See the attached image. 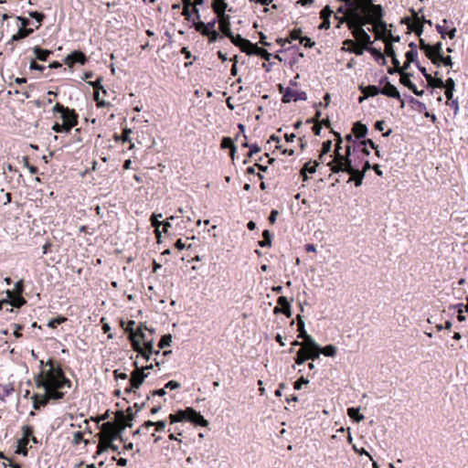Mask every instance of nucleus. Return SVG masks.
Wrapping results in <instances>:
<instances>
[{
  "instance_id": "f257e3e1",
  "label": "nucleus",
  "mask_w": 468,
  "mask_h": 468,
  "mask_svg": "<svg viewBox=\"0 0 468 468\" xmlns=\"http://www.w3.org/2000/svg\"><path fill=\"white\" fill-rule=\"evenodd\" d=\"M367 125L361 122H354L351 132L346 133L345 137H342L339 132L332 131L335 136V148L334 154H330L331 160L327 163V165L354 160L352 151L355 145L367 136Z\"/></svg>"
},
{
  "instance_id": "f03ea898",
  "label": "nucleus",
  "mask_w": 468,
  "mask_h": 468,
  "mask_svg": "<svg viewBox=\"0 0 468 468\" xmlns=\"http://www.w3.org/2000/svg\"><path fill=\"white\" fill-rule=\"evenodd\" d=\"M49 367L48 370H43L35 376L36 387H53V388H71V381L65 376L62 367L55 365L52 359L46 363Z\"/></svg>"
},
{
  "instance_id": "7ed1b4c3",
  "label": "nucleus",
  "mask_w": 468,
  "mask_h": 468,
  "mask_svg": "<svg viewBox=\"0 0 468 468\" xmlns=\"http://www.w3.org/2000/svg\"><path fill=\"white\" fill-rule=\"evenodd\" d=\"M368 22L370 20H367L364 15H356L352 20L348 21V29L351 31L359 48H363V52L372 44L370 36L364 29V27Z\"/></svg>"
},
{
  "instance_id": "20e7f679",
  "label": "nucleus",
  "mask_w": 468,
  "mask_h": 468,
  "mask_svg": "<svg viewBox=\"0 0 468 468\" xmlns=\"http://www.w3.org/2000/svg\"><path fill=\"white\" fill-rule=\"evenodd\" d=\"M328 166L335 174L342 172L350 175L351 177H349L347 182L354 181L356 186H360L362 185L365 175L359 172V163L356 162V158H354V160L334 164Z\"/></svg>"
},
{
  "instance_id": "39448f33",
  "label": "nucleus",
  "mask_w": 468,
  "mask_h": 468,
  "mask_svg": "<svg viewBox=\"0 0 468 468\" xmlns=\"http://www.w3.org/2000/svg\"><path fill=\"white\" fill-rule=\"evenodd\" d=\"M168 419L171 424L188 421L201 427H207L208 425V421L201 415V413L190 407L185 410H179L176 413L170 414Z\"/></svg>"
},
{
  "instance_id": "423d86ee",
  "label": "nucleus",
  "mask_w": 468,
  "mask_h": 468,
  "mask_svg": "<svg viewBox=\"0 0 468 468\" xmlns=\"http://www.w3.org/2000/svg\"><path fill=\"white\" fill-rule=\"evenodd\" d=\"M38 388L44 389V394H34L31 397L33 402V408L37 410H40L42 407H46L50 400L58 401L61 400L65 393L61 391V388H53V387H37Z\"/></svg>"
},
{
  "instance_id": "0eeeda50",
  "label": "nucleus",
  "mask_w": 468,
  "mask_h": 468,
  "mask_svg": "<svg viewBox=\"0 0 468 468\" xmlns=\"http://www.w3.org/2000/svg\"><path fill=\"white\" fill-rule=\"evenodd\" d=\"M364 16L367 20H370L367 25H371L373 27L372 29H377L386 33L388 32L389 29H388V25L383 20L385 16V10L382 6H373L372 12L364 14Z\"/></svg>"
},
{
  "instance_id": "6e6552de",
  "label": "nucleus",
  "mask_w": 468,
  "mask_h": 468,
  "mask_svg": "<svg viewBox=\"0 0 468 468\" xmlns=\"http://www.w3.org/2000/svg\"><path fill=\"white\" fill-rule=\"evenodd\" d=\"M124 430L125 427H117L111 421L105 422L101 427V440L114 441L119 439L121 441H124L122 435Z\"/></svg>"
},
{
  "instance_id": "1a4fd4ad",
  "label": "nucleus",
  "mask_w": 468,
  "mask_h": 468,
  "mask_svg": "<svg viewBox=\"0 0 468 468\" xmlns=\"http://www.w3.org/2000/svg\"><path fill=\"white\" fill-rule=\"evenodd\" d=\"M369 148L377 150V144L373 140L367 139L366 137L361 139L352 151V158H356V162L359 163L358 160H362L360 154L362 156H368L370 154Z\"/></svg>"
},
{
  "instance_id": "9d476101",
  "label": "nucleus",
  "mask_w": 468,
  "mask_h": 468,
  "mask_svg": "<svg viewBox=\"0 0 468 468\" xmlns=\"http://www.w3.org/2000/svg\"><path fill=\"white\" fill-rule=\"evenodd\" d=\"M419 47L421 50L424 51L425 56L431 61V63H436L435 59L443 55L441 42H437L431 46L426 43L422 38H420Z\"/></svg>"
},
{
  "instance_id": "9b49d317",
  "label": "nucleus",
  "mask_w": 468,
  "mask_h": 468,
  "mask_svg": "<svg viewBox=\"0 0 468 468\" xmlns=\"http://www.w3.org/2000/svg\"><path fill=\"white\" fill-rule=\"evenodd\" d=\"M411 13L414 19L413 22H410V19L409 17L403 18L401 22L407 24L409 29L413 31L417 36H420L423 32L422 24L425 22L431 25V20H425L423 16L420 18L418 16V14L414 11V9H411Z\"/></svg>"
},
{
  "instance_id": "f8f14e48",
  "label": "nucleus",
  "mask_w": 468,
  "mask_h": 468,
  "mask_svg": "<svg viewBox=\"0 0 468 468\" xmlns=\"http://www.w3.org/2000/svg\"><path fill=\"white\" fill-rule=\"evenodd\" d=\"M133 366L135 368L131 373V378L129 381L133 384V388L138 389L148 377L149 373H144V369H140V367L136 361L133 363Z\"/></svg>"
},
{
  "instance_id": "ddd939ff",
  "label": "nucleus",
  "mask_w": 468,
  "mask_h": 468,
  "mask_svg": "<svg viewBox=\"0 0 468 468\" xmlns=\"http://www.w3.org/2000/svg\"><path fill=\"white\" fill-rule=\"evenodd\" d=\"M320 119H306V122L312 124V131L315 135H321V131L324 127L332 131H335L332 128L330 119H321L322 122H319Z\"/></svg>"
},
{
  "instance_id": "4468645a",
  "label": "nucleus",
  "mask_w": 468,
  "mask_h": 468,
  "mask_svg": "<svg viewBox=\"0 0 468 468\" xmlns=\"http://www.w3.org/2000/svg\"><path fill=\"white\" fill-rule=\"evenodd\" d=\"M280 91L281 93H282V102H291V101H296L298 100H303L304 97V93L302 92V93H298L296 90L291 89V88H286V89H283L282 86L280 85Z\"/></svg>"
},
{
  "instance_id": "2eb2a0df",
  "label": "nucleus",
  "mask_w": 468,
  "mask_h": 468,
  "mask_svg": "<svg viewBox=\"0 0 468 468\" xmlns=\"http://www.w3.org/2000/svg\"><path fill=\"white\" fill-rule=\"evenodd\" d=\"M87 57L83 52L80 50H75L66 57L64 62L69 67H73V65L76 63L84 65L87 62Z\"/></svg>"
},
{
  "instance_id": "dca6fc26",
  "label": "nucleus",
  "mask_w": 468,
  "mask_h": 468,
  "mask_svg": "<svg viewBox=\"0 0 468 468\" xmlns=\"http://www.w3.org/2000/svg\"><path fill=\"white\" fill-rule=\"evenodd\" d=\"M61 123L55 122L53 130L56 133H69L73 127L78 125V119H61Z\"/></svg>"
},
{
  "instance_id": "f3484780",
  "label": "nucleus",
  "mask_w": 468,
  "mask_h": 468,
  "mask_svg": "<svg viewBox=\"0 0 468 468\" xmlns=\"http://www.w3.org/2000/svg\"><path fill=\"white\" fill-rule=\"evenodd\" d=\"M344 47L342 48L343 50L348 51L349 53H353L356 56L363 55V48H359L357 45L356 39H346L343 42Z\"/></svg>"
},
{
  "instance_id": "a211bd4d",
  "label": "nucleus",
  "mask_w": 468,
  "mask_h": 468,
  "mask_svg": "<svg viewBox=\"0 0 468 468\" xmlns=\"http://www.w3.org/2000/svg\"><path fill=\"white\" fill-rule=\"evenodd\" d=\"M6 299L8 300L7 304H10L12 307L20 308L27 303L26 299L22 295H14V293L9 290L6 291Z\"/></svg>"
},
{
  "instance_id": "6ab92c4d",
  "label": "nucleus",
  "mask_w": 468,
  "mask_h": 468,
  "mask_svg": "<svg viewBox=\"0 0 468 468\" xmlns=\"http://www.w3.org/2000/svg\"><path fill=\"white\" fill-rule=\"evenodd\" d=\"M333 14V10L329 5L324 6L320 12V17L323 22L319 26V29H328L330 27V17Z\"/></svg>"
},
{
  "instance_id": "aec40b11",
  "label": "nucleus",
  "mask_w": 468,
  "mask_h": 468,
  "mask_svg": "<svg viewBox=\"0 0 468 468\" xmlns=\"http://www.w3.org/2000/svg\"><path fill=\"white\" fill-rule=\"evenodd\" d=\"M219 23V29L225 37H231L232 31L230 28L229 16L226 14L224 16H218Z\"/></svg>"
},
{
  "instance_id": "412c9836",
  "label": "nucleus",
  "mask_w": 468,
  "mask_h": 468,
  "mask_svg": "<svg viewBox=\"0 0 468 468\" xmlns=\"http://www.w3.org/2000/svg\"><path fill=\"white\" fill-rule=\"evenodd\" d=\"M131 345L133 349L137 352L139 355H141L145 361H149L151 358V355L153 353H149V351H145L144 347L141 346L140 340L135 339V337H131Z\"/></svg>"
},
{
  "instance_id": "4be33fe9",
  "label": "nucleus",
  "mask_w": 468,
  "mask_h": 468,
  "mask_svg": "<svg viewBox=\"0 0 468 468\" xmlns=\"http://www.w3.org/2000/svg\"><path fill=\"white\" fill-rule=\"evenodd\" d=\"M19 121H21V119H19ZM19 126L21 127L19 133L26 137H30L36 133L37 122H36L33 125H31L28 124L26 121L22 120V122L19 123Z\"/></svg>"
},
{
  "instance_id": "5701e85b",
  "label": "nucleus",
  "mask_w": 468,
  "mask_h": 468,
  "mask_svg": "<svg viewBox=\"0 0 468 468\" xmlns=\"http://www.w3.org/2000/svg\"><path fill=\"white\" fill-rule=\"evenodd\" d=\"M410 74L402 72L400 73V83L404 85L405 87L409 88L414 94L416 95H421L423 93V90L419 91L417 90V87L415 84H413L410 80Z\"/></svg>"
},
{
  "instance_id": "b1692460",
  "label": "nucleus",
  "mask_w": 468,
  "mask_h": 468,
  "mask_svg": "<svg viewBox=\"0 0 468 468\" xmlns=\"http://www.w3.org/2000/svg\"><path fill=\"white\" fill-rule=\"evenodd\" d=\"M111 449L112 452H119V447L113 443V441L101 440L97 446V454H101L103 452Z\"/></svg>"
},
{
  "instance_id": "393cba45",
  "label": "nucleus",
  "mask_w": 468,
  "mask_h": 468,
  "mask_svg": "<svg viewBox=\"0 0 468 468\" xmlns=\"http://www.w3.org/2000/svg\"><path fill=\"white\" fill-rule=\"evenodd\" d=\"M360 90L361 92L363 93L364 97L363 98H360V101H362V100L364 98H368V97H374L379 93H381V90L375 86V85H368V86H360Z\"/></svg>"
},
{
  "instance_id": "a878e982",
  "label": "nucleus",
  "mask_w": 468,
  "mask_h": 468,
  "mask_svg": "<svg viewBox=\"0 0 468 468\" xmlns=\"http://www.w3.org/2000/svg\"><path fill=\"white\" fill-rule=\"evenodd\" d=\"M380 90H380L381 94L386 95L388 97L396 98V99H399V97H400L399 92L398 91L397 88L389 82H387L385 84V86Z\"/></svg>"
},
{
  "instance_id": "bb28decb",
  "label": "nucleus",
  "mask_w": 468,
  "mask_h": 468,
  "mask_svg": "<svg viewBox=\"0 0 468 468\" xmlns=\"http://www.w3.org/2000/svg\"><path fill=\"white\" fill-rule=\"evenodd\" d=\"M163 215L161 213L155 214L154 213L150 218V222L153 228H154V233L158 240H160L161 238V231L159 228L163 224V221H160L159 218H161Z\"/></svg>"
},
{
  "instance_id": "cd10ccee",
  "label": "nucleus",
  "mask_w": 468,
  "mask_h": 468,
  "mask_svg": "<svg viewBox=\"0 0 468 468\" xmlns=\"http://www.w3.org/2000/svg\"><path fill=\"white\" fill-rule=\"evenodd\" d=\"M211 7L217 16H220L225 15L228 4L225 2V0H215L212 1Z\"/></svg>"
},
{
  "instance_id": "c85d7f7f",
  "label": "nucleus",
  "mask_w": 468,
  "mask_h": 468,
  "mask_svg": "<svg viewBox=\"0 0 468 468\" xmlns=\"http://www.w3.org/2000/svg\"><path fill=\"white\" fill-rule=\"evenodd\" d=\"M53 112L55 113L59 112L61 115L60 117H78V115L75 113L74 110H69L68 107H64L60 103H57L54 108Z\"/></svg>"
},
{
  "instance_id": "c756f323",
  "label": "nucleus",
  "mask_w": 468,
  "mask_h": 468,
  "mask_svg": "<svg viewBox=\"0 0 468 468\" xmlns=\"http://www.w3.org/2000/svg\"><path fill=\"white\" fill-rule=\"evenodd\" d=\"M33 52L36 56V58L40 61H47L49 55H51L53 52L48 49H44L40 48L39 46H36L33 48Z\"/></svg>"
},
{
  "instance_id": "7c9ffc66",
  "label": "nucleus",
  "mask_w": 468,
  "mask_h": 468,
  "mask_svg": "<svg viewBox=\"0 0 468 468\" xmlns=\"http://www.w3.org/2000/svg\"><path fill=\"white\" fill-rule=\"evenodd\" d=\"M277 303L279 305H286L285 309L282 311V314H284L287 318H291L292 315L291 302L285 296H279L277 299Z\"/></svg>"
},
{
  "instance_id": "2f4dec72",
  "label": "nucleus",
  "mask_w": 468,
  "mask_h": 468,
  "mask_svg": "<svg viewBox=\"0 0 468 468\" xmlns=\"http://www.w3.org/2000/svg\"><path fill=\"white\" fill-rule=\"evenodd\" d=\"M182 16L185 17V20L191 21V9L197 5L193 4L192 0H182Z\"/></svg>"
},
{
  "instance_id": "473e14b6",
  "label": "nucleus",
  "mask_w": 468,
  "mask_h": 468,
  "mask_svg": "<svg viewBox=\"0 0 468 468\" xmlns=\"http://www.w3.org/2000/svg\"><path fill=\"white\" fill-rule=\"evenodd\" d=\"M190 23V27H194L197 32L200 33L202 36L207 35V30L206 24L202 22L201 20L196 21V19H192L191 21H188Z\"/></svg>"
},
{
  "instance_id": "72a5a7b5",
  "label": "nucleus",
  "mask_w": 468,
  "mask_h": 468,
  "mask_svg": "<svg viewBox=\"0 0 468 468\" xmlns=\"http://www.w3.org/2000/svg\"><path fill=\"white\" fill-rule=\"evenodd\" d=\"M30 439L28 438H21L17 441V449L16 451V453L22 454L24 456L27 455V446L29 443Z\"/></svg>"
},
{
  "instance_id": "f704fd0d",
  "label": "nucleus",
  "mask_w": 468,
  "mask_h": 468,
  "mask_svg": "<svg viewBox=\"0 0 468 468\" xmlns=\"http://www.w3.org/2000/svg\"><path fill=\"white\" fill-rule=\"evenodd\" d=\"M34 32L33 28H19L17 33L13 35L11 40L12 41H18L21 40L29 35H31Z\"/></svg>"
},
{
  "instance_id": "c9c22d12",
  "label": "nucleus",
  "mask_w": 468,
  "mask_h": 468,
  "mask_svg": "<svg viewBox=\"0 0 468 468\" xmlns=\"http://www.w3.org/2000/svg\"><path fill=\"white\" fill-rule=\"evenodd\" d=\"M220 147L222 149H229L232 156L234 155L237 150L233 143V140L230 137H223L221 140Z\"/></svg>"
},
{
  "instance_id": "e433bc0d",
  "label": "nucleus",
  "mask_w": 468,
  "mask_h": 468,
  "mask_svg": "<svg viewBox=\"0 0 468 468\" xmlns=\"http://www.w3.org/2000/svg\"><path fill=\"white\" fill-rule=\"evenodd\" d=\"M319 163L317 161H314V163L312 161H309L304 164L303 168L300 171L301 175H305L307 173L314 174L316 171V167L318 166Z\"/></svg>"
},
{
  "instance_id": "4c0bfd02",
  "label": "nucleus",
  "mask_w": 468,
  "mask_h": 468,
  "mask_svg": "<svg viewBox=\"0 0 468 468\" xmlns=\"http://www.w3.org/2000/svg\"><path fill=\"white\" fill-rule=\"evenodd\" d=\"M347 415L349 418L354 420L356 422H360L365 419L364 415L359 413V408H354V407L348 408Z\"/></svg>"
},
{
  "instance_id": "58836bf2",
  "label": "nucleus",
  "mask_w": 468,
  "mask_h": 468,
  "mask_svg": "<svg viewBox=\"0 0 468 468\" xmlns=\"http://www.w3.org/2000/svg\"><path fill=\"white\" fill-rule=\"evenodd\" d=\"M262 237L263 239L258 242L259 246L261 248L271 247L272 239V234L271 233V231L268 229L263 230Z\"/></svg>"
},
{
  "instance_id": "ea45409f",
  "label": "nucleus",
  "mask_w": 468,
  "mask_h": 468,
  "mask_svg": "<svg viewBox=\"0 0 468 468\" xmlns=\"http://www.w3.org/2000/svg\"><path fill=\"white\" fill-rule=\"evenodd\" d=\"M257 44H253L251 43L250 40L246 39L239 45V49L246 53L247 55H252L253 52L251 51H254V48L256 47Z\"/></svg>"
},
{
  "instance_id": "a19ab883",
  "label": "nucleus",
  "mask_w": 468,
  "mask_h": 468,
  "mask_svg": "<svg viewBox=\"0 0 468 468\" xmlns=\"http://www.w3.org/2000/svg\"><path fill=\"white\" fill-rule=\"evenodd\" d=\"M360 2L363 14L370 13L373 10V6H382L381 5L374 4L373 0H361Z\"/></svg>"
},
{
  "instance_id": "79ce46f5",
  "label": "nucleus",
  "mask_w": 468,
  "mask_h": 468,
  "mask_svg": "<svg viewBox=\"0 0 468 468\" xmlns=\"http://www.w3.org/2000/svg\"><path fill=\"white\" fill-rule=\"evenodd\" d=\"M302 339L303 340L302 347H311L317 349L320 346L310 335H305Z\"/></svg>"
},
{
  "instance_id": "37998d69",
  "label": "nucleus",
  "mask_w": 468,
  "mask_h": 468,
  "mask_svg": "<svg viewBox=\"0 0 468 468\" xmlns=\"http://www.w3.org/2000/svg\"><path fill=\"white\" fill-rule=\"evenodd\" d=\"M454 85H455L454 80L452 78H449L444 83L443 88H445V95L448 100H450L452 96V90L454 89Z\"/></svg>"
},
{
  "instance_id": "c03bdc74",
  "label": "nucleus",
  "mask_w": 468,
  "mask_h": 468,
  "mask_svg": "<svg viewBox=\"0 0 468 468\" xmlns=\"http://www.w3.org/2000/svg\"><path fill=\"white\" fill-rule=\"evenodd\" d=\"M297 321H298L297 322V327H298L297 330L299 332L297 337L302 339L303 337H304L308 334H307V332L305 330L304 322H303V318H302V316L300 314L297 316Z\"/></svg>"
},
{
  "instance_id": "a18cd8bd",
  "label": "nucleus",
  "mask_w": 468,
  "mask_h": 468,
  "mask_svg": "<svg viewBox=\"0 0 468 468\" xmlns=\"http://www.w3.org/2000/svg\"><path fill=\"white\" fill-rule=\"evenodd\" d=\"M331 149H332V141L331 140L324 141L322 144L321 154L319 156V160L321 162H324V156L325 154H329L331 152Z\"/></svg>"
},
{
  "instance_id": "49530a36",
  "label": "nucleus",
  "mask_w": 468,
  "mask_h": 468,
  "mask_svg": "<svg viewBox=\"0 0 468 468\" xmlns=\"http://www.w3.org/2000/svg\"><path fill=\"white\" fill-rule=\"evenodd\" d=\"M436 63H433L435 66L440 67L441 64H443L444 66H452V60L451 56L444 57L443 55L440 56L438 58L435 59Z\"/></svg>"
},
{
  "instance_id": "de8ad7c7",
  "label": "nucleus",
  "mask_w": 468,
  "mask_h": 468,
  "mask_svg": "<svg viewBox=\"0 0 468 468\" xmlns=\"http://www.w3.org/2000/svg\"><path fill=\"white\" fill-rule=\"evenodd\" d=\"M252 55H257L261 57L263 59L269 61L271 59V54L269 53L266 49L260 48L256 45L254 51H252Z\"/></svg>"
},
{
  "instance_id": "09e8293b",
  "label": "nucleus",
  "mask_w": 468,
  "mask_h": 468,
  "mask_svg": "<svg viewBox=\"0 0 468 468\" xmlns=\"http://www.w3.org/2000/svg\"><path fill=\"white\" fill-rule=\"evenodd\" d=\"M365 50L368 51L377 60L381 59L383 61V63L386 62L384 54L379 49L372 48L371 45H370Z\"/></svg>"
},
{
  "instance_id": "8fccbe9b",
  "label": "nucleus",
  "mask_w": 468,
  "mask_h": 468,
  "mask_svg": "<svg viewBox=\"0 0 468 468\" xmlns=\"http://www.w3.org/2000/svg\"><path fill=\"white\" fill-rule=\"evenodd\" d=\"M336 347L333 345H327L322 347V354L325 356L334 357L336 355Z\"/></svg>"
},
{
  "instance_id": "3c124183",
  "label": "nucleus",
  "mask_w": 468,
  "mask_h": 468,
  "mask_svg": "<svg viewBox=\"0 0 468 468\" xmlns=\"http://www.w3.org/2000/svg\"><path fill=\"white\" fill-rule=\"evenodd\" d=\"M171 343H172V335L169 334L164 335L158 343V348L164 349L166 346H170Z\"/></svg>"
},
{
  "instance_id": "603ef678",
  "label": "nucleus",
  "mask_w": 468,
  "mask_h": 468,
  "mask_svg": "<svg viewBox=\"0 0 468 468\" xmlns=\"http://www.w3.org/2000/svg\"><path fill=\"white\" fill-rule=\"evenodd\" d=\"M391 61H392L394 68H389L388 69V72L389 74H393L395 72H399V74L402 73L403 72L402 68L400 67V63H399V60L397 58V56L391 58Z\"/></svg>"
},
{
  "instance_id": "864d4df0",
  "label": "nucleus",
  "mask_w": 468,
  "mask_h": 468,
  "mask_svg": "<svg viewBox=\"0 0 468 468\" xmlns=\"http://www.w3.org/2000/svg\"><path fill=\"white\" fill-rule=\"evenodd\" d=\"M428 84L434 88H443L444 82L441 79L432 78L431 76H427Z\"/></svg>"
},
{
  "instance_id": "5fc2aeb1",
  "label": "nucleus",
  "mask_w": 468,
  "mask_h": 468,
  "mask_svg": "<svg viewBox=\"0 0 468 468\" xmlns=\"http://www.w3.org/2000/svg\"><path fill=\"white\" fill-rule=\"evenodd\" d=\"M303 30L301 28H294L290 31L288 39L292 40H299L301 42V38H303Z\"/></svg>"
},
{
  "instance_id": "6e6d98bb",
  "label": "nucleus",
  "mask_w": 468,
  "mask_h": 468,
  "mask_svg": "<svg viewBox=\"0 0 468 468\" xmlns=\"http://www.w3.org/2000/svg\"><path fill=\"white\" fill-rule=\"evenodd\" d=\"M135 321L133 320H130L127 324V326L124 328L125 332L129 334V341L131 342V337H135V330H134V325H135Z\"/></svg>"
},
{
  "instance_id": "4d7b16f0",
  "label": "nucleus",
  "mask_w": 468,
  "mask_h": 468,
  "mask_svg": "<svg viewBox=\"0 0 468 468\" xmlns=\"http://www.w3.org/2000/svg\"><path fill=\"white\" fill-rule=\"evenodd\" d=\"M144 329L148 330L145 324H140L139 327L135 330V339L144 341L145 335L144 333Z\"/></svg>"
},
{
  "instance_id": "13d9d810",
  "label": "nucleus",
  "mask_w": 468,
  "mask_h": 468,
  "mask_svg": "<svg viewBox=\"0 0 468 468\" xmlns=\"http://www.w3.org/2000/svg\"><path fill=\"white\" fill-rule=\"evenodd\" d=\"M385 54L390 58L396 57V52L394 50L392 43H390L387 39H385Z\"/></svg>"
},
{
  "instance_id": "bf43d9fd",
  "label": "nucleus",
  "mask_w": 468,
  "mask_h": 468,
  "mask_svg": "<svg viewBox=\"0 0 468 468\" xmlns=\"http://www.w3.org/2000/svg\"><path fill=\"white\" fill-rule=\"evenodd\" d=\"M308 358L307 356H305L303 355V351H302L301 349H299L297 352H296V355L294 356V361H295V364L297 365H303L305 363V361H307Z\"/></svg>"
},
{
  "instance_id": "052dcab7",
  "label": "nucleus",
  "mask_w": 468,
  "mask_h": 468,
  "mask_svg": "<svg viewBox=\"0 0 468 468\" xmlns=\"http://www.w3.org/2000/svg\"><path fill=\"white\" fill-rule=\"evenodd\" d=\"M65 321H67L66 317L57 316L56 318H53L48 322V326L50 328H56L58 324H60L64 323Z\"/></svg>"
},
{
  "instance_id": "680f3d73",
  "label": "nucleus",
  "mask_w": 468,
  "mask_h": 468,
  "mask_svg": "<svg viewBox=\"0 0 468 468\" xmlns=\"http://www.w3.org/2000/svg\"><path fill=\"white\" fill-rule=\"evenodd\" d=\"M358 162H359V172L360 173L365 175L367 171L372 169V165L368 160H365L363 163H362V160H358Z\"/></svg>"
},
{
  "instance_id": "e2e57ef3",
  "label": "nucleus",
  "mask_w": 468,
  "mask_h": 468,
  "mask_svg": "<svg viewBox=\"0 0 468 468\" xmlns=\"http://www.w3.org/2000/svg\"><path fill=\"white\" fill-rule=\"evenodd\" d=\"M127 412V415L125 416V418L127 419V422L125 425H122L121 427H129L131 428L133 426V423H132V420L134 419L135 415L133 414V408L132 407H129L126 410Z\"/></svg>"
},
{
  "instance_id": "0e129e2a",
  "label": "nucleus",
  "mask_w": 468,
  "mask_h": 468,
  "mask_svg": "<svg viewBox=\"0 0 468 468\" xmlns=\"http://www.w3.org/2000/svg\"><path fill=\"white\" fill-rule=\"evenodd\" d=\"M23 164L26 167L28 168L30 174L35 175L38 172V168L35 165H31L29 164V158L28 156H23Z\"/></svg>"
},
{
  "instance_id": "69168bd1",
  "label": "nucleus",
  "mask_w": 468,
  "mask_h": 468,
  "mask_svg": "<svg viewBox=\"0 0 468 468\" xmlns=\"http://www.w3.org/2000/svg\"><path fill=\"white\" fill-rule=\"evenodd\" d=\"M448 22H449V21H448L447 19H445V18H444V19L442 20L443 26L439 25V24H438V25H436V30L438 31V33L441 35V38H443V39L446 37V32H447V30H446V27H445V25H447V24H448Z\"/></svg>"
},
{
  "instance_id": "338daca9",
  "label": "nucleus",
  "mask_w": 468,
  "mask_h": 468,
  "mask_svg": "<svg viewBox=\"0 0 468 468\" xmlns=\"http://www.w3.org/2000/svg\"><path fill=\"white\" fill-rule=\"evenodd\" d=\"M405 56H406V59L409 60V62H412L417 65L418 50H414V51L409 50L406 52Z\"/></svg>"
},
{
  "instance_id": "774afa93",
  "label": "nucleus",
  "mask_w": 468,
  "mask_h": 468,
  "mask_svg": "<svg viewBox=\"0 0 468 468\" xmlns=\"http://www.w3.org/2000/svg\"><path fill=\"white\" fill-rule=\"evenodd\" d=\"M312 353L307 356L308 360H312L313 362L319 358L320 355L322 354V347L319 346V348H312Z\"/></svg>"
}]
</instances>
